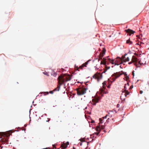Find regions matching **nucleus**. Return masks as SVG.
Listing matches in <instances>:
<instances>
[{
	"instance_id": "5fc2aeb1",
	"label": "nucleus",
	"mask_w": 149,
	"mask_h": 149,
	"mask_svg": "<svg viewBox=\"0 0 149 149\" xmlns=\"http://www.w3.org/2000/svg\"><path fill=\"white\" fill-rule=\"evenodd\" d=\"M85 149H88V146H87L86 148Z\"/></svg>"
},
{
	"instance_id": "f8f14e48",
	"label": "nucleus",
	"mask_w": 149,
	"mask_h": 149,
	"mask_svg": "<svg viewBox=\"0 0 149 149\" xmlns=\"http://www.w3.org/2000/svg\"><path fill=\"white\" fill-rule=\"evenodd\" d=\"M99 120L100 123L98 124V125L99 124H102V123H103L104 122V120H105L103 119V118H100L99 119Z\"/></svg>"
},
{
	"instance_id": "f3484780",
	"label": "nucleus",
	"mask_w": 149,
	"mask_h": 149,
	"mask_svg": "<svg viewBox=\"0 0 149 149\" xmlns=\"http://www.w3.org/2000/svg\"><path fill=\"white\" fill-rule=\"evenodd\" d=\"M102 74L101 75L100 77V78H99L97 79V82H99L100 79H102Z\"/></svg>"
},
{
	"instance_id": "69168bd1",
	"label": "nucleus",
	"mask_w": 149,
	"mask_h": 149,
	"mask_svg": "<svg viewBox=\"0 0 149 149\" xmlns=\"http://www.w3.org/2000/svg\"><path fill=\"white\" fill-rule=\"evenodd\" d=\"M114 111H115V112H116V110H115Z\"/></svg>"
},
{
	"instance_id": "e433bc0d",
	"label": "nucleus",
	"mask_w": 149,
	"mask_h": 149,
	"mask_svg": "<svg viewBox=\"0 0 149 149\" xmlns=\"http://www.w3.org/2000/svg\"><path fill=\"white\" fill-rule=\"evenodd\" d=\"M111 84L110 85H109L108 86H107V87L108 88H111Z\"/></svg>"
},
{
	"instance_id": "58836bf2",
	"label": "nucleus",
	"mask_w": 149,
	"mask_h": 149,
	"mask_svg": "<svg viewBox=\"0 0 149 149\" xmlns=\"http://www.w3.org/2000/svg\"><path fill=\"white\" fill-rule=\"evenodd\" d=\"M139 93L140 94H142L143 93V91L141 90L140 91Z\"/></svg>"
},
{
	"instance_id": "4d7b16f0",
	"label": "nucleus",
	"mask_w": 149,
	"mask_h": 149,
	"mask_svg": "<svg viewBox=\"0 0 149 149\" xmlns=\"http://www.w3.org/2000/svg\"><path fill=\"white\" fill-rule=\"evenodd\" d=\"M119 104H117V107H118V106H119Z\"/></svg>"
},
{
	"instance_id": "0eeeda50",
	"label": "nucleus",
	"mask_w": 149,
	"mask_h": 149,
	"mask_svg": "<svg viewBox=\"0 0 149 149\" xmlns=\"http://www.w3.org/2000/svg\"><path fill=\"white\" fill-rule=\"evenodd\" d=\"M125 31L127 33V36H130L132 34H134L135 33L134 31L130 29L125 30Z\"/></svg>"
},
{
	"instance_id": "a878e982",
	"label": "nucleus",
	"mask_w": 149,
	"mask_h": 149,
	"mask_svg": "<svg viewBox=\"0 0 149 149\" xmlns=\"http://www.w3.org/2000/svg\"><path fill=\"white\" fill-rule=\"evenodd\" d=\"M107 115L106 116H105L102 117V118H103V119H104V120L106 119L107 118Z\"/></svg>"
},
{
	"instance_id": "ddd939ff",
	"label": "nucleus",
	"mask_w": 149,
	"mask_h": 149,
	"mask_svg": "<svg viewBox=\"0 0 149 149\" xmlns=\"http://www.w3.org/2000/svg\"><path fill=\"white\" fill-rule=\"evenodd\" d=\"M126 43L129 45H132L133 43V42L132 41H130V38L128 40H127Z\"/></svg>"
},
{
	"instance_id": "864d4df0",
	"label": "nucleus",
	"mask_w": 149,
	"mask_h": 149,
	"mask_svg": "<svg viewBox=\"0 0 149 149\" xmlns=\"http://www.w3.org/2000/svg\"><path fill=\"white\" fill-rule=\"evenodd\" d=\"M87 146H88V142H87Z\"/></svg>"
},
{
	"instance_id": "ea45409f",
	"label": "nucleus",
	"mask_w": 149,
	"mask_h": 149,
	"mask_svg": "<svg viewBox=\"0 0 149 149\" xmlns=\"http://www.w3.org/2000/svg\"><path fill=\"white\" fill-rule=\"evenodd\" d=\"M105 52H106V50H105V51L103 53H102V54L104 55L105 54Z\"/></svg>"
},
{
	"instance_id": "6e6552de",
	"label": "nucleus",
	"mask_w": 149,
	"mask_h": 149,
	"mask_svg": "<svg viewBox=\"0 0 149 149\" xmlns=\"http://www.w3.org/2000/svg\"><path fill=\"white\" fill-rule=\"evenodd\" d=\"M72 76L66 73V82L71 80L72 79Z\"/></svg>"
},
{
	"instance_id": "f704fd0d",
	"label": "nucleus",
	"mask_w": 149,
	"mask_h": 149,
	"mask_svg": "<svg viewBox=\"0 0 149 149\" xmlns=\"http://www.w3.org/2000/svg\"><path fill=\"white\" fill-rule=\"evenodd\" d=\"M95 74L94 75H93L92 76V77H91V80L92 79V77L93 78H95Z\"/></svg>"
},
{
	"instance_id": "6e6d98bb",
	"label": "nucleus",
	"mask_w": 149,
	"mask_h": 149,
	"mask_svg": "<svg viewBox=\"0 0 149 149\" xmlns=\"http://www.w3.org/2000/svg\"><path fill=\"white\" fill-rule=\"evenodd\" d=\"M112 64H114V62H113L112 63H111Z\"/></svg>"
},
{
	"instance_id": "412c9836",
	"label": "nucleus",
	"mask_w": 149,
	"mask_h": 149,
	"mask_svg": "<svg viewBox=\"0 0 149 149\" xmlns=\"http://www.w3.org/2000/svg\"><path fill=\"white\" fill-rule=\"evenodd\" d=\"M125 78L126 79V81L127 82H129L130 81V77H129V78L128 79L127 77H125Z\"/></svg>"
},
{
	"instance_id": "680f3d73",
	"label": "nucleus",
	"mask_w": 149,
	"mask_h": 149,
	"mask_svg": "<svg viewBox=\"0 0 149 149\" xmlns=\"http://www.w3.org/2000/svg\"><path fill=\"white\" fill-rule=\"evenodd\" d=\"M89 113L90 114H91V112H90Z\"/></svg>"
},
{
	"instance_id": "f257e3e1",
	"label": "nucleus",
	"mask_w": 149,
	"mask_h": 149,
	"mask_svg": "<svg viewBox=\"0 0 149 149\" xmlns=\"http://www.w3.org/2000/svg\"><path fill=\"white\" fill-rule=\"evenodd\" d=\"M122 74H124L125 76L127 78H129V75H128L126 72H123V71H119L118 72H116L114 73L111 75V77H112L111 79L114 82L116 79L119 77Z\"/></svg>"
},
{
	"instance_id": "3c124183",
	"label": "nucleus",
	"mask_w": 149,
	"mask_h": 149,
	"mask_svg": "<svg viewBox=\"0 0 149 149\" xmlns=\"http://www.w3.org/2000/svg\"><path fill=\"white\" fill-rule=\"evenodd\" d=\"M103 96H104V95H103V94H102V95H101V97H103Z\"/></svg>"
},
{
	"instance_id": "9b49d317",
	"label": "nucleus",
	"mask_w": 149,
	"mask_h": 149,
	"mask_svg": "<svg viewBox=\"0 0 149 149\" xmlns=\"http://www.w3.org/2000/svg\"><path fill=\"white\" fill-rule=\"evenodd\" d=\"M143 65V63H139L138 64H135V65L136 66V68L140 67L141 66Z\"/></svg>"
},
{
	"instance_id": "a18cd8bd",
	"label": "nucleus",
	"mask_w": 149,
	"mask_h": 149,
	"mask_svg": "<svg viewBox=\"0 0 149 149\" xmlns=\"http://www.w3.org/2000/svg\"><path fill=\"white\" fill-rule=\"evenodd\" d=\"M126 84V85H127L128 86H129V82H127V83Z\"/></svg>"
},
{
	"instance_id": "c756f323",
	"label": "nucleus",
	"mask_w": 149,
	"mask_h": 149,
	"mask_svg": "<svg viewBox=\"0 0 149 149\" xmlns=\"http://www.w3.org/2000/svg\"><path fill=\"white\" fill-rule=\"evenodd\" d=\"M125 96L126 97L128 95H127V92H125Z\"/></svg>"
},
{
	"instance_id": "393cba45",
	"label": "nucleus",
	"mask_w": 149,
	"mask_h": 149,
	"mask_svg": "<svg viewBox=\"0 0 149 149\" xmlns=\"http://www.w3.org/2000/svg\"><path fill=\"white\" fill-rule=\"evenodd\" d=\"M133 87V85H132V86H130V87L129 88V90H131Z\"/></svg>"
},
{
	"instance_id": "0e129e2a",
	"label": "nucleus",
	"mask_w": 149,
	"mask_h": 149,
	"mask_svg": "<svg viewBox=\"0 0 149 149\" xmlns=\"http://www.w3.org/2000/svg\"><path fill=\"white\" fill-rule=\"evenodd\" d=\"M65 68H66V69L67 68H68V67H66Z\"/></svg>"
},
{
	"instance_id": "2eb2a0df",
	"label": "nucleus",
	"mask_w": 149,
	"mask_h": 149,
	"mask_svg": "<svg viewBox=\"0 0 149 149\" xmlns=\"http://www.w3.org/2000/svg\"><path fill=\"white\" fill-rule=\"evenodd\" d=\"M104 55H103L102 53H100V56H99V58L100 59H99L98 60V61L99 62L100 61L101 59H102V58L103 57V56Z\"/></svg>"
},
{
	"instance_id": "4c0bfd02",
	"label": "nucleus",
	"mask_w": 149,
	"mask_h": 149,
	"mask_svg": "<svg viewBox=\"0 0 149 149\" xmlns=\"http://www.w3.org/2000/svg\"><path fill=\"white\" fill-rule=\"evenodd\" d=\"M88 82H89V81H86V82H85L84 83H85V85H87H87H88V84H87V83Z\"/></svg>"
},
{
	"instance_id": "de8ad7c7",
	"label": "nucleus",
	"mask_w": 149,
	"mask_h": 149,
	"mask_svg": "<svg viewBox=\"0 0 149 149\" xmlns=\"http://www.w3.org/2000/svg\"><path fill=\"white\" fill-rule=\"evenodd\" d=\"M80 83L81 84H83V82H80Z\"/></svg>"
},
{
	"instance_id": "72a5a7b5",
	"label": "nucleus",
	"mask_w": 149,
	"mask_h": 149,
	"mask_svg": "<svg viewBox=\"0 0 149 149\" xmlns=\"http://www.w3.org/2000/svg\"><path fill=\"white\" fill-rule=\"evenodd\" d=\"M98 77L99 75H96V76H95V78L94 79H97L98 78Z\"/></svg>"
},
{
	"instance_id": "aec40b11",
	"label": "nucleus",
	"mask_w": 149,
	"mask_h": 149,
	"mask_svg": "<svg viewBox=\"0 0 149 149\" xmlns=\"http://www.w3.org/2000/svg\"><path fill=\"white\" fill-rule=\"evenodd\" d=\"M69 145V141H67L66 142V149L68 147V145Z\"/></svg>"
},
{
	"instance_id": "423d86ee",
	"label": "nucleus",
	"mask_w": 149,
	"mask_h": 149,
	"mask_svg": "<svg viewBox=\"0 0 149 149\" xmlns=\"http://www.w3.org/2000/svg\"><path fill=\"white\" fill-rule=\"evenodd\" d=\"M97 131L99 132L97 133V136L99 135V133H100L101 130L105 128V126L103 125H101L100 124H99L97 126Z\"/></svg>"
},
{
	"instance_id": "7ed1b4c3",
	"label": "nucleus",
	"mask_w": 149,
	"mask_h": 149,
	"mask_svg": "<svg viewBox=\"0 0 149 149\" xmlns=\"http://www.w3.org/2000/svg\"><path fill=\"white\" fill-rule=\"evenodd\" d=\"M9 135L6 132H0V136H1V139L0 140V145L2 144H5L6 142H8V139L7 138L6 139H3L2 137H7Z\"/></svg>"
},
{
	"instance_id": "338daca9",
	"label": "nucleus",
	"mask_w": 149,
	"mask_h": 149,
	"mask_svg": "<svg viewBox=\"0 0 149 149\" xmlns=\"http://www.w3.org/2000/svg\"><path fill=\"white\" fill-rule=\"evenodd\" d=\"M114 119L113 118H112V120H113Z\"/></svg>"
},
{
	"instance_id": "9d476101",
	"label": "nucleus",
	"mask_w": 149,
	"mask_h": 149,
	"mask_svg": "<svg viewBox=\"0 0 149 149\" xmlns=\"http://www.w3.org/2000/svg\"><path fill=\"white\" fill-rule=\"evenodd\" d=\"M91 60V59H89L88 60L87 62H86L85 63L82 64V65H81V66H82L83 67H86L87 65L88 64V62H89Z\"/></svg>"
},
{
	"instance_id": "473e14b6",
	"label": "nucleus",
	"mask_w": 149,
	"mask_h": 149,
	"mask_svg": "<svg viewBox=\"0 0 149 149\" xmlns=\"http://www.w3.org/2000/svg\"><path fill=\"white\" fill-rule=\"evenodd\" d=\"M127 53L130 54H131L132 53V52H131V51L130 49H129V52Z\"/></svg>"
},
{
	"instance_id": "f03ea898",
	"label": "nucleus",
	"mask_w": 149,
	"mask_h": 149,
	"mask_svg": "<svg viewBox=\"0 0 149 149\" xmlns=\"http://www.w3.org/2000/svg\"><path fill=\"white\" fill-rule=\"evenodd\" d=\"M65 74L64 75H61L59 76L58 78V85L57 88H55L54 90V91H59L60 88V87L61 85L62 84H64V88H65V84H64L65 81V79L64 78Z\"/></svg>"
},
{
	"instance_id": "4468645a",
	"label": "nucleus",
	"mask_w": 149,
	"mask_h": 149,
	"mask_svg": "<svg viewBox=\"0 0 149 149\" xmlns=\"http://www.w3.org/2000/svg\"><path fill=\"white\" fill-rule=\"evenodd\" d=\"M65 144L63 143L61 145L60 148L58 149H65Z\"/></svg>"
},
{
	"instance_id": "49530a36",
	"label": "nucleus",
	"mask_w": 149,
	"mask_h": 149,
	"mask_svg": "<svg viewBox=\"0 0 149 149\" xmlns=\"http://www.w3.org/2000/svg\"><path fill=\"white\" fill-rule=\"evenodd\" d=\"M94 122H95V121H94V120H92L91 123H94Z\"/></svg>"
},
{
	"instance_id": "603ef678",
	"label": "nucleus",
	"mask_w": 149,
	"mask_h": 149,
	"mask_svg": "<svg viewBox=\"0 0 149 149\" xmlns=\"http://www.w3.org/2000/svg\"><path fill=\"white\" fill-rule=\"evenodd\" d=\"M87 107H86L85 108V109H87Z\"/></svg>"
},
{
	"instance_id": "09e8293b",
	"label": "nucleus",
	"mask_w": 149,
	"mask_h": 149,
	"mask_svg": "<svg viewBox=\"0 0 149 149\" xmlns=\"http://www.w3.org/2000/svg\"><path fill=\"white\" fill-rule=\"evenodd\" d=\"M95 60H97L98 59V58H95Z\"/></svg>"
},
{
	"instance_id": "2f4dec72",
	"label": "nucleus",
	"mask_w": 149,
	"mask_h": 149,
	"mask_svg": "<svg viewBox=\"0 0 149 149\" xmlns=\"http://www.w3.org/2000/svg\"><path fill=\"white\" fill-rule=\"evenodd\" d=\"M45 93H46V94L47 95H48L49 94V92H44V95H45L46 94H45Z\"/></svg>"
},
{
	"instance_id": "052dcab7",
	"label": "nucleus",
	"mask_w": 149,
	"mask_h": 149,
	"mask_svg": "<svg viewBox=\"0 0 149 149\" xmlns=\"http://www.w3.org/2000/svg\"><path fill=\"white\" fill-rule=\"evenodd\" d=\"M104 88L105 89H106V87H105L104 88Z\"/></svg>"
},
{
	"instance_id": "13d9d810",
	"label": "nucleus",
	"mask_w": 149,
	"mask_h": 149,
	"mask_svg": "<svg viewBox=\"0 0 149 149\" xmlns=\"http://www.w3.org/2000/svg\"><path fill=\"white\" fill-rule=\"evenodd\" d=\"M139 80H137V81H136V82H138L139 81Z\"/></svg>"
},
{
	"instance_id": "79ce46f5",
	"label": "nucleus",
	"mask_w": 149,
	"mask_h": 149,
	"mask_svg": "<svg viewBox=\"0 0 149 149\" xmlns=\"http://www.w3.org/2000/svg\"><path fill=\"white\" fill-rule=\"evenodd\" d=\"M107 70H106L104 72H102V74L104 73H105L107 72Z\"/></svg>"
},
{
	"instance_id": "6ab92c4d",
	"label": "nucleus",
	"mask_w": 149,
	"mask_h": 149,
	"mask_svg": "<svg viewBox=\"0 0 149 149\" xmlns=\"http://www.w3.org/2000/svg\"><path fill=\"white\" fill-rule=\"evenodd\" d=\"M128 54L127 53H125V54L124 55H123L122 56V57L123 58H124L125 59V56Z\"/></svg>"
},
{
	"instance_id": "c9c22d12",
	"label": "nucleus",
	"mask_w": 149,
	"mask_h": 149,
	"mask_svg": "<svg viewBox=\"0 0 149 149\" xmlns=\"http://www.w3.org/2000/svg\"><path fill=\"white\" fill-rule=\"evenodd\" d=\"M54 91L53 90V91H49V93L51 94H53Z\"/></svg>"
},
{
	"instance_id": "bf43d9fd",
	"label": "nucleus",
	"mask_w": 149,
	"mask_h": 149,
	"mask_svg": "<svg viewBox=\"0 0 149 149\" xmlns=\"http://www.w3.org/2000/svg\"><path fill=\"white\" fill-rule=\"evenodd\" d=\"M53 147H54V148H55V146H54V145H53Z\"/></svg>"
},
{
	"instance_id": "37998d69",
	"label": "nucleus",
	"mask_w": 149,
	"mask_h": 149,
	"mask_svg": "<svg viewBox=\"0 0 149 149\" xmlns=\"http://www.w3.org/2000/svg\"><path fill=\"white\" fill-rule=\"evenodd\" d=\"M82 142H80L79 143V145L80 146H81L82 145Z\"/></svg>"
},
{
	"instance_id": "39448f33",
	"label": "nucleus",
	"mask_w": 149,
	"mask_h": 149,
	"mask_svg": "<svg viewBox=\"0 0 149 149\" xmlns=\"http://www.w3.org/2000/svg\"><path fill=\"white\" fill-rule=\"evenodd\" d=\"M83 88L85 89V90L84 91H77V94L79 96L81 95L85 94L86 93L87 90L88 89L87 87L85 88L84 86H83Z\"/></svg>"
},
{
	"instance_id": "b1692460",
	"label": "nucleus",
	"mask_w": 149,
	"mask_h": 149,
	"mask_svg": "<svg viewBox=\"0 0 149 149\" xmlns=\"http://www.w3.org/2000/svg\"><path fill=\"white\" fill-rule=\"evenodd\" d=\"M101 98H102V97H101V98L100 99H99H99H97L96 100V102L97 103H98V102H99V101H100V99H101Z\"/></svg>"
},
{
	"instance_id": "4be33fe9",
	"label": "nucleus",
	"mask_w": 149,
	"mask_h": 149,
	"mask_svg": "<svg viewBox=\"0 0 149 149\" xmlns=\"http://www.w3.org/2000/svg\"><path fill=\"white\" fill-rule=\"evenodd\" d=\"M43 73L44 74H45V75H47V76H49L48 73H47V72H43Z\"/></svg>"
},
{
	"instance_id": "20e7f679",
	"label": "nucleus",
	"mask_w": 149,
	"mask_h": 149,
	"mask_svg": "<svg viewBox=\"0 0 149 149\" xmlns=\"http://www.w3.org/2000/svg\"><path fill=\"white\" fill-rule=\"evenodd\" d=\"M117 59L116 60V61L117 63H121L120 64H115V65H118L121 64H123L124 65L125 64L124 63V60L125 59L124 58H122L120 57H117Z\"/></svg>"
},
{
	"instance_id": "c03bdc74",
	"label": "nucleus",
	"mask_w": 149,
	"mask_h": 149,
	"mask_svg": "<svg viewBox=\"0 0 149 149\" xmlns=\"http://www.w3.org/2000/svg\"><path fill=\"white\" fill-rule=\"evenodd\" d=\"M132 63V62H131V61H130V62H129L128 63V64H131Z\"/></svg>"
},
{
	"instance_id": "774afa93",
	"label": "nucleus",
	"mask_w": 149,
	"mask_h": 149,
	"mask_svg": "<svg viewBox=\"0 0 149 149\" xmlns=\"http://www.w3.org/2000/svg\"><path fill=\"white\" fill-rule=\"evenodd\" d=\"M124 100H125V98H124Z\"/></svg>"
},
{
	"instance_id": "1a4fd4ad",
	"label": "nucleus",
	"mask_w": 149,
	"mask_h": 149,
	"mask_svg": "<svg viewBox=\"0 0 149 149\" xmlns=\"http://www.w3.org/2000/svg\"><path fill=\"white\" fill-rule=\"evenodd\" d=\"M124 91L125 92H127V95H129L130 93V92L127 90L126 87V84H125L124 86Z\"/></svg>"
},
{
	"instance_id": "bb28decb",
	"label": "nucleus",
	"mask_w": 149,
	"mask_h": 149,
	"mask_svg": "<svg viewBox=\"0 0 149 149\" xmlns=\"http://www.w3.org/2000/svg\"><path fill=\"white\" fill-rule=\"evenodd\" d=\"M134 70H133V71H132V76H133V78H134Z\"/></svg>"
},
{
	"instance_id": "a19ab883",
	"label": "nucleus",
	"mask_w": 149,
	"mask_h": 149,
	"mask_svg": "<svg viewBox=\"0 0 149 149\" xmlns=\"http://www.w3.org/2000/svg\"><path fill=\"white\" fill-rule=\"evenodd\" d=\"M107 68L106 70H107L108 69H109L110 68V66H107Z\"/></svg>"
},
{
	"instance_id": "c85d7f7f",
	"label": "nucleus",
	"mask_w": 149,
	"mask_h": 149,
	"mask_svg": "<svg viewBox=\"0 0 149 149\" xmlns=\"http://www.w3.org/2000/svg\"><path fill=\"white\" fill-rule=\"evenodd\" d=\"M108 93V90H107L106 91H105L104 92V93L105 94H107Z\"/></svg>"
},
{
	"instance_id": "7c9ffc66",
	"label": "nucleus",
	"mask_w": 149,
	"mask_h": 149,
	"mask_svg": "<svg viewBox=\"0 0 149 149\" xmlns=\"http://www.w3.org/2000/svg\"><path fill=\"white\" fill-rule=\"evenodd\" d=\"M66 93L67 95H68V97H69V98L70 99V97L71 96L69 95L68 94V93L67 92H66Z\"/></svg>"
},
{
	"instance_id": "dca6fc26",
	"label": "nucleus",
	"mask_w": 149,
	"mask_h": 149,
	"mask_svg": "<svg viewBox=\"0 0 149 149\" xmlns=\"http://www.w3.org/2000/svg\"><path fill=\"white\" fill-rule=\"evenodd\" d=\"M125 59L124 60V62L125 63L127 61H130V58L128 57H127V58H125Z\"/></svg>"
},
{
	"instance_id": "8fccbe9b",
	"label": "nucleus",
	"mask_w": 149,
	"mask_h": 149,
	"mask_svg": "<svg viewBox=\"0 0 149 149\" xmlns=\"http://www.w3.org/2000/svg\"><path fill=\"white\" fill-rule=\"evenodd\" d=\"M120 68H122V67H121V65H120Z\"/></svg>"
},
{
	"instance_id": "5701e85b",
	"label": "nucleus",
	"mask_w": 149,
	"mask_h": 149,
	"mask_svg": "<svg viewBox=\"0 0 149 149\" xmlns=\"http://www.w3.org/2000/svg\"><path fill=\"white\" fill-rule=\"evenodd\" d=\"M109 118H107V119L106 120V121L104 123V124H106V123H108L109 122Z\"/></svg>"
},
{
	"instance_id": "e2e57ef3",
	"label": "nucleus",
	"mask_w": 149,
	"mask_h": 149,
	"mask_svg": "<svg viewBox=\"0 0 149 149\" xmlns=\"http://www.w3.org/2000/svg\"><path fill=\"white\" fill-rule=\"evenodd\" d=\"M80 82H79V81L78 82V83H80Z\"/></svg>"
},
{
	"instance_id": "cd10ccee",
	"label": "nucleus",
	"mask_w": 149,
	"mask_h": 149,
	"mask_svg": "<svg viewBox=\"0 0 149 149\" xmlns=\"http://www.w3.org/2000/svg\"><path fill=\"white\" fill-rule=\"evenodd\" d=\"M97 104V103L96 102H95V101H93V105L95 106Z\"/></svg>"
},
{
	"instance_id": "a211bd4d",
	"label": "nucleus",
	"mask_w": 149,
	"mask_h": 149,
	"mask_svg": "<svg viewBox=\"0 0 149 149\" xmlns=\"http://www.w3.org/2000/svg\"><path fill=\"white\" fill-rule=\"evenodd\" d=\"M102 84H103V86H107V84H106V81H104Z\"/></svg>"
}]
</instances>
